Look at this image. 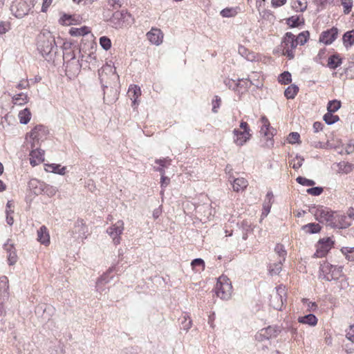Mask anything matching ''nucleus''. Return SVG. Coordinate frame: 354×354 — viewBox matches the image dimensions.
Returning a JSON list of instances; mask_svg holds the SVG:
<instances>
[{"label": "nucleus", "instance_id": "f257e3e1", "mask_svg": "<svg viewBox=\"0 0 354 354\" xmlns=\"http://www.w3.org/2000/svg\"><path fill=\"white\" fill-rule=\"evenodd\" d=\"M316 220L320 223H324L326 225L333 227L345 228L350 224L345 222L346 216L339 215L330 211L326 207H318L315 212Z\"/></svg>", "mask_w": 354, "mask_h": 354}, {"label": "nucleus", "instance_id": "f03ea898", "mask_svg": "<svg viewBox=\"0 0 354 354\" xmlns=\"http://www.w3.org/2000/svg\"><path fill=\"white\" fill-rule=\"evenodd\" d=\"M55 44V39L48 30H42L37 35V50L43 57L47 59Z\"/></svg>", "mask_w": 354, "mask_h": 354}, {"label": "nucleus", "instance_id": "7ed1b4c3", "mask_svg": "<svg viewBox=\"0 0 354 354\" xmlns=\"http://www.w3.org/2000/svg\"><path fill=\"white\" fill-rule=\"evenodd\" d=\"M342 274V268L341 266H333L328 262H324L320 266L319 277L326 281L337 280Z\"/></svg>", "mask_w": 354, "mask_h": 354}, {"label": "nucleus", "instance_id": "20e7f679", "mask_svg": "<svg viewBox=\"0 0 354 354\" xmlns=\"http://www.w3.org/2000/svg\"><path fill=\"white\" fill-rule=\"evenodd\" d=\"M298 44L295 39V36L290 32H286L281 41V47L283 50V55L289 59H292L295 55V50Z\"/></svg>", "mask_w": 354, "mask_h": 354}, {"label": "nucleus", "instance_id": "39448f33", "mask_svg": "<svg viewBox=\"0 0 354 354\" xmlns=\"http://www.w3.org/2000/svg\"><path fill=\"white\" fill-rule=\"evenodd\" d=\"M216 294L223 300H228L232 294V286L230 279L226 276H221L216 285Z\"/></svg>", "mask_w": 354, "mask_h": 354}, {"label": "nucleus", "instance_id": "423d86ee", "mask_svg": "<svg viewBox=\"0 0 354 354\" xmlns=\"http://www.w3.org/2000/svg\"><path fill=\"white\" fill-rule=\"evenodd\" d=\"M234 142L237 146H243L251 137L250 129L246 122L242 121L240 124V129L233 130Z\"/></svg>", "mask_w": 354, "mask_h": 354}, {"label": "nucleus", "instance_id": "0eeeda50", "mask_svg": "<svg viewBox=\"0 0 354 354\" xmlns=\"http://www.w3.org/2000/svg\"><path fill=\"white\" fill-rule=\"evenodd\" d=\"M133 21L131 14L125 10L115 12L111 19L115 28L127 27L131 25Z\"/></svg>", "mask_w": 354, "mask_h": 354}, {"label": "nucleus", "instance_id": "6e6552de", "mask_svg": "<svg viewBox=\"0 0 354 354\" xmlns=\"http://www.w3.org/2000/svg\"><path fill=\"white\" fill-rule=\"evenodd\" d=\"M124 229V223L122 220H118L116 223L107 228L106 232L112 239L115 245H118L121 241V234Z\"/></svg>", "mask_w": 354, "mask_h": 354}, {"label": "nucleus", "instance_id": "1a4fd4ad", "mask_svg": "<svg viewBox=\"0 0 354 354\" xmlns=\"http://www.w3.org/2000/svg\"><path fill=\"white\" fill-rule=\"evenodd\" d=\"M10 10L16 17L22 18L28 13L30 6L25 0H15Z\"/></svg>", "mask_w": 354, "mask_h": 354}, {"label": "nucleus", "instance_id": "9d476101", "mask_svg": "<svg viewBox=\"0 0 354 354\" xmlns=\"http://www.w3.org/2000/svg\"><path fill=\"white\" fill-rule=\"evenodd\" d=\"M333 241L330 238L320 240L317 246V250L314 256L317 258H322L326 255L328 252L332 248Z\"/></svg>", "mask_w": 354, "mask_h": 354}, {"label": "nucleus", "instance_id": "9b49d317", "mask_svg": "<svg viewBox=\"0 0 354 354\" xmlns=\"http://www.w3.org/2000/svg\"><path fill=\"white\" fill-rule=\"evenodd\" d=\"M48 133L47 129L42 126H36L30 132V138L32 140L31 147L34 148L36 147L35 142H39V140H43Z\"/></svg>", "mask_w": 354, "mask_h": 354}, {"label": "nucleus", "instance_id": "f8f14e48", "mask_svg": "<svg viewBox=\"0 0 354 354\" xmlns=\"http://www.w3.org/2000/svg\"><path fill=\"white\" fill-rule=\"evenodd\" d=\"M282 294H285V288L279 286L276 288V292L271 295L270 305L276 310H281L283 306Z\"/></svg>", "mask_w": 354, "mask_h": 354}, {"label": "nucleus", "instance_id": "ddd939ff", "mask_svg": "<svg viewBox=\"0 0 354 354\" xmlns=\"http://www.w3.org/2000/svg\"><path fill=\"white\" fill-rule=\"evenodd\" d=\"M146 36L151 44L159 46L162 43L164 35L160 29L152 28Z\"/></svg>", "mask_w": 354, "mask_h": 354}, {"label": "nucleus", "instance_id": "4468645a", "mask_svg": "<svg viewBox=\"0 0 354 354\" xmlns=\"http://www.w3.org/2000/svg\"><path fill=\"white\" fill-rule=\"evenodd\" d=\"M338 29L335 27L324 31L319 37V41L326 45L331 44L337 37Z\"/></svg>", "mask_w": 354, "mask_h": 354}, {"label": "nucleus", "instance_id": "2eb2a0df", "mask_svg": "<svg viewBox=\"0 0 354 354\" xmlns=\"http://www.w3.org/2000/svg\"><path fill=\"white\" fill-rule=\"evenodd\" d=\"M88 228L82 222H77L72 231V236L73 239L77 241L86 239L87 237Z\"/></svg>", "mask_w": 354, "mask_h": 354}, {"label": "nucleus", "instance_id": "dca6fc26", "mask_svg": "<svg viewBox=\"0 0 354 354\" xmlns=\"http://www.w3.org/2000/svg\"><path fill=\"white\" fill-rule=\"evenodd\" d=\"M81 69V64L75 56H73L66 64V73L67 75L75 76Z\"/></svg>", "mask_w": 354, "mask_h": 354}, {"label": "nucleus", "instance_id": "f3484780", "mask_svg": "<svg viewBox=\"0 0 354 354\" xmlns=\"http://www.w3.org/2000/svg\"><path fill=\"white\" fill-rule=\"evenodd\" d=\"M110 74L113 79L118 78V76L115 74V68L111 64L104 65L100 70H99V77L102 83L107 82L106 76Z\"/></svg>", "mask_w": 354, "mask_h": 354}, {"label": "nucleus", "instance_id": "a211bd4d", "mask_svg": "<svg viewBox=\"0 0 354 354\" xmlns=\"http://www.w3.org/2000/svg\"><path fill=\"white\" fill-rule=\"evenodd\" d=\"M115 270L113 266L109 268L106 272L104 273L97 281L96 282V289L98 292H102L105 288H104V285L108 283L111 277H109V274Z\"/></svg>", "mask_w": 354, "mask_h": 354}, {"label": "nucleus", "instance_id": "6ab92c4d", "mask_svg": "<svg viewBox=\"0 0 354 354\" xmlns=\"http://www.w3.org/2000/svg\"><path fill=\"white\" fill-rule=\"evenodd\" d=\"M44 160V151L39 149H32L30 153V163L35 167Z\"/></svg>", "mask_w": 354, "mask_h": 354}, {"label": "nucleus", "instance_id": "aec40b11", "mask_svg": "<svg viewBox=\"0 0 354 354\" xmlns=\"http://www.w3.org/2000/svg\"><path fill=\"white\" fill-rule=\"evenodd\" d=\"M275 330L273 328L269 326L268 328H262L255 335V339L258 342H263L269 340L270 338L274 336Z\"/></svg>", "mask_w": 354, "mask_h": 354}, {"label": "nucleus", "instance_id": "412c9836", "mask_svg": "<svg viewBox=\"0 0 354 354\" xmlns=\"http://www.w3.org/2000/svg\"><path fill=\"white\" fill-rule=\"evenodd\" d=\"M37 241L44 245L50 243V235L45 225L41 226L37 230Z\"/></svg>", "mask_w": 354, "mask_h": 354}, {"label": "nucleus", "instance_id": "4be33fe9", "mask_svg": "<svg viewBox=\"0 0 354 354\" xmlns=\"http://www.w3.org/2000/svg\"><path fill=\"white\" fill-rule=\"evenodd\" d=\"M252 75H253L250 77H248L245 80H241L243 86H244L245 88L248 87L250 85H254L257 88L261 87L263 86L261 81L256 79V77L259 78L260 77L259 73L254 72L252 73Z\"/></svg>", "mask_w": 354, "mask_h": 354}, {"label": "nucleus", "instance_id": "5701e85b", "mask_svg": "<svg viewBox=\"0 0 354 354\" xmlns=\"http://www.w3.org/2000/svg\"><path fill=\"white\" fill-rule=\"evenodd\" d=\"M8 279L6 276L0 277V299H8L9 297L8 292Z\"/></svg>", "mask_w": 354, "mask_h": 354}, {"label": "nucleus", "instance_id": "b1692460", "mask_svg": "<svg viewBox=\"0 0 354 354\" xmlns=\"http://www.w3.org/2000/svg\"><path fill=\"white\" fill-rule=\"evenodd\" d=\"M155 162L158 164L159 166L157 167H154L156 171H158L160 173L161 176L165 174V168H167L171 165V160L169 158H165L162 159H156Z\"/></svg>", "mask_w": 354, "mask_h": 354}, {"label": "nucleus", "instance_id": "393cba45", "mask_svg": "<svg viewBox=\"0 0 354 354\" xmlns=\"http://www.w3.org/2000/svg\"><path fill=\"white\" fill-rule=\"evenodd\" d=\"M233 190L236 192H243L248 185V182L244 178H235L232 183Z\"/></svg>", "mask_w": 354, "mask_h": 354}, {"label": "nucleus", "instance_id": "a878e982", "mask_svg": "<svg viewBox=\"0 0 354 354\" xmlns=\"http://www.w3.org/2000/svg\"><path fill=\"white\" fill-rule=\"evenodd\" d=\"M45 170L47 172H53L55 174H57L59 175H64L66 171V167H62L59 164H46L45 165Z\"/></svg>", "mask_w": 354, "mask_h": 354}, {"label": "nucleus", "instance_id": "bb28decb", "mask_svg": "<svg viewBox=\"0 0 354 354\" xmlns=\"http://www.w3.org/2000/svg\"><path fill=\"white\" fill-rule=\"evenodd\" d=\"M298 322L303 324H306L310 326H315L317 324V318L313 314H308L305 316L298 317Z\"/></svg>", "mask_w": 354, "mask_h": 354}, {"label": "nucleus", "instance_id": "cd10ccee", "mask_svg": "<svg viewBox=\"0 0 354 354\" xmlns=\"http://www.w3.org/2000/svg\"><path fill=\"white\" fill-rule=\"evenodd\" d=\"M239 228L242 233V239L247 240L248 234L252 232L251 223L248 221H243L239 225Z\"/></svg>", "mask_w": 354, "mask_h": 354}, {"label": "nucleus", "instance_id": "c85d7f7f", "mask_svg": "<svg viewBox=\"0 0 354 354\" xmlns=\"http://www.w3.org/2000/svg\"><path fill=\"white\" fill-rule=\"evenodd\" d=\"M89 32H91V29L87 26L71 28L69 30V34L73 37L84 36Z\"/></svg>", "mask_w": 354, "mask_h": 354}, {"label": "nucleus", "instance_id": "c756f323", "mask_svg": "<svg viewBox=\"0 0 354 354\" xmlns=\"http://www.w3.org/2000/svg\"><path fill=\"white\" fill-rule=\"evenodd\" d=\"M261 120L263 124L260 131L261 133L264 134V136H268V138L273 136V131L274 129H272V131L270 130V122L268 120L265 116H263Z\"/></svg>", "mask_w": 354, "mask_h": 354}, {"label": "nucleus", "instance_id": "7c9ffc66", "mask_svg": "<svg viewBox=\"0 0 354 354\" xmlns=\"http://www.w3.org/2000/svg\"><path fill=\"white\" fill-rule=\"evenodd\" d=\"M342 63V59L339 55L335 54L328 57V66L331 69H335Z\"/></svg>", "mask_w": 354, "mask_h": 354}, {"label": "nucleus", "instance_id": "2f4dec72", "mask_svg": "<svg viewBox=\"0 0 354 354\" xmlns=\"http://www.w3.org/2000/svg\"><path fill=\"white\" fill-rule=\"evenodd\" d=\"M343 44L346 48L351 47L354 44V30H350L345 32L343 35Z\"/></svg>", "mask_w": 354, "mask_h": 354}, {"label": "nucleus", "instance_id": "473e14b6", "mask_svg": "<svg viewBox=\"0 0 354 354\" xmlns=\"http://www.w3.org/2000/svg\"><path fill=\"white\" fill-rule=\"evenodd\" d=\"M12 101L14 104L21 106L26 104L28 102V97L26 93H20L15 95L12 98Z\"/></svg>", "mask_w": 354, "mask_h": 354}, {"label": "nucleus", "instance_id": "72a5a7b5", "mask_svg": "<svg viewBox=\"0 0 354 354\" xmlns=\"http://www.w3.org/2000/svg\"><path fill=\"white\" fill-rule=\"evenodd\" d=\"M128 93L133 100V103L135 104L137 102L138 98L141 95L140 88L137 85H131L129 88Z\"/></svg>", "mask_w": 354, "mask_h": 354}, {"label": "nucleus", "instance_id": "f704fd0d", "mask_svg": "<svg viewBox=\"0 0 354 354\" xmlns=\"http://www.w3.org/2000/svg\"><path fill=\"white\" fill-rule=\"evenodd\" d=\"M302 230L309 234H315L321 230V226L318 223H310L302 226Z\"/></svg>", "mask_w": 354, "mask_h": 354}, {"label": "nucleus", "instance_id": "c9c22d12", "mask_svg": "<svg viewBox=\"0 0 354 354\" xmlns=\"http://www.w3.org/2000/svg\"><path fill=\"white\" fill-rule=\"evenodd\" d=\"M20 123L26 124L31 119V113L28 108L19 111L18 115Z\"/></svg>", "mask_w": 354, "mask_h": 354}, {"label": "nucleus", "instance_id": "e433bc0d", "mask_svg": "<svg viewBox=\"0 0 354 354\" xmlns=\"http://www.w3.org/2000/svg\"><path fill=\"white\" fill-rule=\"evenodd\" d=\"M77 19H75L74 16L64 14L59 19V24L63 26H71L75 24L77 22Z\"/></svg>", "mask_w": 354, "mask_h": 354}, {"label": "nucleus", "instance_id": "4c0bfd02", "mask_svg": "<svg viewBox=\"0 0 354 354\" xmlns=\"http://www.w3.org/2000/svg\"><path fill=\"white\" fill-rule=\"evenodd\" d=\"M287 24L291 27L295 28L304 24V21L303 18H300L299 16H292L286 19Z\"/></svg>", "mask_w": 354, "mask_h": 354}, {"label": "nucleus", "instance_id": "58836bf2", "mask_svg": "<svg viewBox=\"0 0 354 354\" xmlns=\"http://www.w3.org/2000/svg\"><path fill=\"white\" fill-rule=\"evenodd\" d=\"M299 91V88L295 84L289 86L284 92V95L288 99H293Z\"/></svg>", "mask_w": 354, "mask_h": 354}, {"label": "nucleus", "instance_id": "ea45409f", "mask_svg": "<svg viewBox=\"0 0 354 354\" xmlns=\"http://www.w3.org/2000/svg\"><path fill=\"white\" fill-rule=\"evenodd\" d=\"M239 53L248 61H253L255 59V56L253 53L249 52V50L243 46L240 45L238 48Z\"/></svg>", "mask_w": 354, "mask_h": 354}, {"label": "nucleus", "instance_id": "a19ab883", "mask_svg": "<svg viewBox=\"0 0 354 354\" xmlns=\"http://www.w3.org/2000/svg\"><path fill=\"white\" fill-rule=\"evenodd\" d=\"M39 192H44L48 196H53L57 192V188L44 183L43 187L39 189Z\"/></svg>", "mask_w": 354, "mask_h": 354}, {"label": "nucleus", "instance_id": "79ce46f5", "mask_svg": "<svg viewBox=\"0 0 354 354\" xmlns=\"http://www.w3.org/2000/svg\"><path fill=\"white\" fill-rule=\"evenodd\" d=\"M341 252L348 261H354V247H343Z\"/></svg>", "mask_w": 354, "mask_h": 354}, {"label": "nucleus", "instance_id": "37998d69", "mask_svg": "<svg viewBox=\"0 0 354 354\" xmlns=\"http://www.w3.org/2000/svg\"><path fill=\"white\" fill-rule=\"evenodd\" d=\"M309 32L308 31H304L301 33H299L297 37H295V39L298 44V45H301V46H303L304 45L307 41L308 40V38H309Z\"/></svg>", "mask_w": 354, "mask_h": 354}, {"label": "nucleus", "instance_id": "c03bdc74", "mask_svg": "<svg viewBox=\"0 0 354 354\" xmlns=\"http://www.w3.org/2000/svg\"><path fill=\"white\" fill-rule=\"evenodd\" d=\"M341 107V102L337 100L329 101L327 110L329 112L335 113Z\"/></svg>", "mask_w": 354, "mask_h": 354}, {"label": "nucleus", "instance_id": "a18cd8bd", "mask_svg": "<svg viewBox=\"0 0 354 354\" xmlns=\"http://www.w3.org/2000/svg\"><path fill=\"white\" fill-rule=\"evenodd\" d=\"M282 261L281 259H279L277 263L270 266L269 271L271 274H278L281 271Z\"/></svg>", "mask_w": 354, "mask_h": 354}, {"label": "nucleus", "instance_id": "49530a36", "mask_svg": "<svg viewBox=\"0 0 354 354\" xmlns=\"http://www.w3.org/2000/svg\"><path fill=\"white\" fill-rule=\"evenodd\" d=\"M333 113L332 112L328 111L324 115V120L327 124H333L339 120V117L337 115H333Z\"/></svg>", "mask_w": 354, "mask_h": 354}, {"label": "nucleus", "instance_id": "de8ad7c7", "mask_svg": "<svg viewBox=\"0 0 354 354\" xmlns=\"http://www.w3.org/2000/svg\"><path fill=\"white\" fill-rule=\"evenodd\" d=\"M274 251L279 255L280 258L279 259L284 261L286 259V251L285 250L283 245L281 244H277L274 248Z\"/></svg>", "mask_w": 354, "mask_h": 354}, {"label": "nucleus", "instance_id": "09e8293b", "mask_svg": "<svg viewBox=\"0 0 354 354\" xmlns=\"http://www.w3.org/2000/svg\"><path fill=\"white\" fill-rule=\"evenodd\" d=\"M100 44L105 50H109L111 47V39L106 36H103L100 38Z\"/></svg>", "mask_w": 354, "mask_h": 354}, {"label": "nucleus", "instance_id": "8fccbe9b", "mask_svg": "<svg viewBox=\"0 0 354 354\" xmlns=\"http://www.w3.org/2000/svg\"><path fill=\"white\" fill-rule=\"evenodd\" d=\"M195 209H196V212L198 214H200L202 212H203L205 213L204 216H206L207 218H208L209 216L211 215L210 208H209V205H198Z\"/></svg>", "mask_w": 354, "mask_h": 354}, {"label": "nucleus", "instance_id": "3c124183", "mask_svg": "<svg viewBox=\"0 0 354 354\" xmlns=\"http://www.w3.org/2000/svg\"><path fill=\"white\" fill-rule=\"evenodd\" d=\"M43 183L36 180V179H32L31 180H30L29 182V187L31 188V189H35V190H34V192L36 194H39L41 192H39V189L40 187H43Z\"/></svg>", "mask_w": 354, "mask_h": 354}, {"label": "nucleus", "instance_id": "603ef678", "mask_svg": "<svg viewBox=\"0 0 354 354\" xmlns=\"http://www.w3.org/2000/svg\"><path fill=\"white\" fill-rule=\"evenodd\" d=\"M237 14V11L235 8H225L221 11V15L223 17H234Z\"/></svg>", "mask_w": 354, "mask_h": 354}, {"label": "nucleus", "instance_id": "864d4df0", "mask_svg": "<svg viewBox=\"0 0 354 354\" xmlns=\"http://www.w3.org/2000/svg\"><path fill=\"white\" fill-rule=\"evenodd\" d=\"M291 80V74L289 72H283L279 77V82L283 84H288Z\"/></svg>", "mask_w": 354, "mask_h": 354}, {"label": "nucleus", "instance_id": "5fc2aeb1", "mask_svg": "<svg viewBox=\"0 0 354 354\" xmlns=\"http://www.w3.org/2000/svg\"><path fill=\"white\" fill-rule=\"evenodd\" d=\"M304 159L300 156H297L290 162V165H292V168L295 169H298L300 168L303 164Z\"/></svg>", "mask_w": 354, "mask_h": 354}, {"label": "nucleus", "instance_id": "6e6d98bb", "mask_svg": "<svg viewBox=\"0 0 354 354\" xmlns=\"http://www.w3.org/2000/svg\"><path fill=\"white\" fill-rule=\"evenodd\" d=\"M293 7L301 12H304L307 8V1L305 0H297L294 2Z\"/></svg>", "mask_w": 354, "mask_h": 354}, {"label": "nucleus", "instance_id": "4d7b16f0", "mask_svg": "<svg viewBox=\"0 0 354 354\" xmlns=\"http://www.w3.org/2000/svg\"><path fill=\"white\" fill-rule=\"evenodd\" d=\"M297 182L304 186L310 187L315 184V182L313 180L307 179L304 177L299 176L296 179Z\"/></svg>", "mask_w": 354, "mask_h": 354}, {"label": "nucleus", "instance_id": "13d9d810", "mask_svg": "<svg viewBox=\"0 0 354 354\" xmlns=\"http://www.w3.org/2000/svg\"><path fill=\"white\" fill-rule=\"evenodd\" d=\"M241 80H238L237 81H235L234 80H228L225 81V84L230 88H232L233 90L237 89V88L240 86H243V84H241Z\"/></svg>", "mask_w": 354, "mask_h": 354}, {"label": "nucleus", "instance_id": "bf43d9fd", "mask_svg": "<svg viewBox=\"0 0 354 354\" xmlns=\"http://www.w3.org/2000/svg\"><path fill=\"white\" fill-rule=\"evenodd\" d=\"M342 5L344 7V14H348L353 6V1L352 0H341Z\"/></svg>", "mask_w": 354, "mask_h": 354}, {"label": "nucleus", "instance_id": "052dcab7", "mask_svg": "<svg viewBox=\"0 0 354 354\" xmlns=\"http://www.w3.org/2000/svg\"><path fill=\"white\" fill-rule=\"evenodd\" d=\"M302 301L307 306V310L310 312L315 311L317 308V305L315 302L309 301L307 299H303Z\"/></svg>", "mask_w": 354, "mask_h": 354}, {"label": "nucleus", "instance_id": "680f3d73", "mask_svg": "<svg viewBox=\"0 0 354 354\" xmlns=\"http://www.w3.org/2000/svg\"><path fill=\"white\" fill-rule=\"evenodd\" d=\"M272 201H265L263 205V212H262V216H267L268 214L270 212L271 206H272Z\"/></svg>", "mask_w": 354, "mask_h": 354}, {"label": "nucleus", "instance_id": "e2e57ef3", "mask_svg": "<svg viewBox=\"0 0 354 354\" xmlns=\"http://www.w3.org/2000/svg\"><path fill=\"white\" fill-rule=\"evenodd\" d=\"M307 193L313 196H319L323 192V188L315 187L307 189Z\"/></svg>", "mask_w": 354, "mask_h": 354}, {"label": "nucleus", "instance_id": "0e129e2a", "mask_svg": "<svg viewBox=\"0 0 354 354\" xmlns=\"http://www.w3.org/2000/svg\"><path fill=\"white\" fill-rule=\"evenodd\" d=\"M300 136L297 132H292L288 137V141L290 144H295L299 141Z\"/></svg>", "mask_w": 354, "mask_h": 354}, {"label": "nucleus", "instance_id": "69168bd1", "mask_svg": "<svg viewBox=\"0 0 354 354\" xmlns=\"http://www.w3.org/2000/svg\"><path fill=\"white\" fill-rule=\"evenodd\" d=\"M214 97H215V100H212V111L214 113H217L218 109L219 108V106L221 105V100L217 95H216Z\"/></svg>", "mask_w": 354, "mask_h": 354}, {"label": "nucleus", "instance_id": "338daca9", "mask_svg": "<svg viewBox=\"0 0 354 354\" xmlns=\"http://www.w3.org/2000/svg\"><path fill=\"white\" fill-rule=\"evenodd\" d=\"M346 337L351 342H354V324L349 326L348 330L346 331Z\"/></svg>", "mask_w": 354, "mask_h": 354}, {"label": "nucleus", "instance_id": "774afa93", "mask_svg": "<svg viewBox=\"0 0 354 354\" xmlns=\"http://www.w3.org/2000/svg\"><path fill=\"white\" fill-rule=\"evenodd\" d=\"M108 3H109V5L113 9L119 8L122 6L121 0H109Z\"/></svg>", "mask_w": 354, "mask_h": 354}]
</instances>
